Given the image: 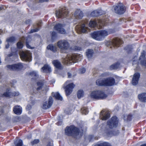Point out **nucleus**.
<instances>
[{
	"label": "nucleus",
	"instance_id": "nucleus-53",
	"mask_svg": "<svg viewBox=\"0 0 146 146\" xmlns=\"http://www.w3.org/2000/svg\"><path fill=\"white\" fill-rule=\"evenodd\" d=\"M31 22V20L30 19H28L25 21V23L26 24H29Z\"/></svg>",
	"mask_w": 146,
	"mask_h": 146
},
{
	"label": "nucleus",
	"instance_id": "nucleus-46",
	"mask_svg": "<svg viewBox=\"0 0 146 146\" xmlns=\"http://www.w3.org/2000/svg\"><path fill=\"white\" fill-rule=\"evenodd\" d=\"M23 143L21 139H19L18 142L17 143L16 146H23Z\"/></svg>",
	"mask_w": 146,
	"mask_h": 146
},
{
	"label": "nucleus",
	"instance_id": "nucleus-50",
	"mask_svg": "<svg viewBox=\"0 0 146 146\" xmlns=\"http://www.w3.org/2000/svg\"><path fill=\"white\" fill-rule=\"evenodd\" d=\"M87 28L86 27L85 25L83 23V33H86L87 31Z\"/></svg>",
	"mask_w": 146,
	"mask_h": 146
},
{
	"label": "nucleus",
	"instance_id": "nucleus-34",
	"mask_svg": "<svg viewBox=\"0 0 146 146\" xmlns=\"http://www.w3.org/2000/svg\"><path fill=\"white\" fill-rule=\"evenodd\" d=\"M119 64L118 63L113 64L110 66V69L111 70H115L118 68Z\"/></svg>",
	"mask_w": 146,
	"mask_h": 146
},
{
	"label": "nucleus",
	"instance_id": "nucleus-33",
	"mask_svg": "<svg viewBox=\"0 0 146 146\" xmlns=\"http://www.w3.org/2000/svg\"><path fill=\"white\" fill-rule=\"evenodd\" d=\"M16 40V38L14 36H11L7 39V41L9 43H13Z\"/></svg>",
	"mask_w": 146,
	"mask_h": 146
},
{
	"label": "nucleus",
	"instance_id": "nucleus-28",
	"mask_svg": "<svg viewBox=\"0 0 146 146\" xmlns=\"http://www.w3.org/2000/svg\"><path fill=\"white\" fill-rule=\"evenodd\" d=\"M96 84L99 86H105L104 78H100L97 80Z\"/></svg>",
	"mask_w": 146,
	"mask_h": 146
},
{
	"label": "nucleus",
	"instance_id": "nucleus-38",
	"mask_svg": "<svg viewBox=\"0 0 146 146\" xmlns=\"http://www.w3.org/2000/svg\"><path fill=\"white\" fill-rule=\"evenodd\" d=\"M93 138V137L92 135L88 136L87 137H86L84 138L85 139V141L87 142V143H88L91 141H92Z\"/></svg>",
	"mask_w": 146,
	"mask_h": 146
},
{
	"label": "nucleus",
	"instance_id": "nucleus-51",
	"mask_svg": "<svg viewBox=\"0 0 146 146\" xmlns=\"http://www.w3.org/2000/svg\"><path fill=\"white\" fill-rule=\"evenodd\" d=\"M42 24V21H39L37 23V25L38 27V28H39L41 27Z\"/></svg>",
	"mask_w": 146,
	"mask_h": 146
},
{
	"label": "nucleus",
	"instance_id": "nucleus-7",
	"mask_svg": "<svg viewBox=\"0 0 146 146\" xmlns=\"http://www.w3.org/2000/svg\"><path fill=\"white\" fill-rule=\"evenodd\" d=\"M69 12L65 8H62L56 11V15L58 18H64L68 16Z\"/></svg>",
	"mask_w": 146,
	"mask_h": 146
},
{
	"label": "nucleus",
	"instance_id": "nucleus-2",
	"mask_svg": "<svg viewBox=\"0 0 146 146\" xmlns=\"http://www.w3.org/2000/svg\"><path fill=\"white\" fill-rule=\"evenodd\" d=\"M108 32L105 30H102L97 32H94L91 34V37L94 39L98 40H102L108 35Z\"/></svg>",
	"mask_w": 146,
	"mask_h": 146
},
{
	"label": "nucleus",
	"instance_id": "nucleus-1",
	"mask_svg": "<svg viewBox=\"0 0 146 146\" xmlns=\"http://www.w3.org/2000/svg\"><path fill=\"white\" fill-rule=\"evenodd\" d=\"M65 133L66 135L68 136H71L74 139H78L80 130L79 128L72 125L66 127Z\"/></svg>",
	"mask_w": 146,
	"mask_h": 146
},
{
	"label": "nucleus",
	"instance_id": "nucleus-45",
	"mask_svg": "<svg viewBox=\"0 0 146 146\" xmlns=\"http://www.w3.org/2000/svg\"><path fill=\"white\" fill-rule=\"evenodd\" d=\"M39 30L40 28H36L35 29H32L30 31L29 33H33L39 31Z\"/></svg>",
	"mask_w": 146,
	"mask_h": 146
},
{
	"label": "nucleus",
	"instance_id": "nucleus-39",
	"mask_svg": "<svg viewBox=\"0 0 146 146\" xmlns=\"http://www.w3.org/2000/svg\"><path fill=\"white\" fill-rule=\"evenodd\" d=\"M29 74L31 76L35 78H38V75L37 73L34 71L30 72L29 73Z\"/></svg>",
	"mask_w": 146,
	"mask_h": 146
},
{
	"label": "nucleus",
	"instance_id": "nucleus-54",
	"mask_svg": "<svg viewBox=\"0 0 146 146\" xmlns=\"http://www.w3.org/2000/svg\"><path fill=\"white\" fill-rule=\"evenodd\" d=\"M31 108V106L30 105H28L26 107V109L28 110H30Z\"/></svg>",
	"mask_w": 146,
	"mask_h": 146
},
{
	"label": "nucleus",
	"instance_id": "nucleus-5",
	"mask_svg": "<svg viewBox=\"0 0 146 146\" xmlns=\"http://www.w3.org/2000/svg\"><path fill=\"white\" fill-rule=\"evenodd\" d=\"M19 55L22 60L30 61L31 60V54L28 52L23 51L19 53Z\"/></svg>",
	"mask_w": 146,
	"mask_h": 146
},
{
	"label": "nucleus",
	"instance_id": "nucleus-44",
	"mask_svg": "<svg viewBox=\"0 0 146 146\" xmlns=\"http://www.w3.org/2000/svg\"><path fill=\"white\" fill-rule=\"evenodd\" d=\"M39 142V139H35L33 141L31 142V144L32 145L38 143Z\"/></svg>",
	"mask_w": 146,
	"mask_h": 146
},
{
	"label": "nucleus",
	"instance_id": "nucleus-35",
	"mask_svg": "<svg viewBox=\"0 0 146 146\" xmlns=\"http://www.w3.org/2000/svg\"><path fill=\"white\" fill-rule=\"evenodd\" d=\"M132 118V116L129 114L125 115L124 116L123 119L125 121H130Z\"/></svg>",
	"mask_w": 146,
	"mask_h": 146
},
{
	"label": "nucleus",
	"instance_id": "nucleus-63",
	"mask_svg": "<svg viewBox=\"0 0 146 146\" xmlns=\"http://www.w3.org/2000/svg\"><path fill=\"white\" fill-rule=\"evenodd\" d=\"M2 42L0 39V44Z\"/></svg>",
	"mask_w": 146,
	"mask_h": 146
},
{
	"label": "nucleus",
	"instance_id": "nucleus-23",
	"mask_svg": "<svg viewBox=\"0 0 146 146\" xmlns=\"http://www.w3.org/2000/svg\"><path fill=\"white\" fill-rule=\"evenodd\" d=\"M41 70L43 72L50 73L51 72V68L47 64H44L41 68Z\"/></svg>",
	"mask_w": 146,
	"mask_h": 146
},
{
	"label": "nucleus",
	"instance_id": "nucleus-47",
	"mask_svg": "<svg viewBox=\"0 0 146 146\" xmlns=\"http://www.w3.org/2000/svg\"><path fill=\"white\" fill-rule=\"evenodd\" d=\"M88 113V111L87 108L86 107H83V114H84L86 115Z\"/></svg>",
	"mask_w": 146,
	"mask_h": 146
},
{
	"label": "nucleus",
	"instance_id": "nucleus-11",
	"mask_svg": "<svg viewBox=\"0 0 146 146\" xmlns=\"http://www.w3.org/2000/svg\"><path fill=\"white\" fill-rule=\"evenodd\" d=\"M75 85L73 83H70L64 87L66 95V96L70 95L72 93Z\"/></svg>",
	"mask_w": 146,
	"mask_h": 146
},
{
	"label": "nucleus",
	"instance_id": "nucleus-64",
	"mask_svg": "<svg viewBox=\"0 0 146 146\" xmlns=\"http://www.w3.org/2000/svg\"><path fill=\"white\" fill-rule=\"evenodd\" d=\"M61 123V122H58V123Z\"/></svg>",
	"mask_w": 146,
	"mask_h": 146
},
{
	"label": "nucleus",
	"instance_id": "nucleus-27",
	"mask_svg": "<svg viewBox=\"0 0 146 146\" xmlns=\"http://www.w3.org/2000/svg\"><path fill=\"white\" fill-rule=\"evenodd\" d=\"M47 48L48 50H50L53 52H56L57 50V48L55 45H53L52 44H49L47 46Z\"/></svg>",
	"mask_w": 146,
	"mask_h": 146
},
{
	"label": "nucleus",
	"instance_id": "nucleus-6",
	"mask_svg": "<svg viewBox=\"0 0 146 146\" xmlns=\"http://www.w3.org/2000/svg\"><path fill=\"white\" fill-rule=\"evenodd\" d=\"M123 41L119 38L114 39L112 40H110L107 42L106 44L107 46L115 47L119 46L120 45L123 43Z\"/></svg>",
	"mask_w": 146,
	"mask_h": 146
},
{
	"label": "nucleus",
	"instance_id": "nucleus-22",
	"mask_svg": "<svg viewBox=\"0 0 146 146\" xmlns=\"http://www.w3.org/2000/svg\"><path fill=\"white\" fill-rule=\"evenodd\" d=\"M14 113L16 115H20L22 112V108L20 106L17 105L14 106L13 108Z\"/></svg>",
	"mask_w": 146,
	"mask_h": 146
},
{
	"label": "nucleus",
	"instance_id": "nucleus-32",
	"mask_svg": "<svg viewBox=\"0 0 146 146\" xmlns=\"http://www.w3.org/2000/svg\"><path fill=\"white\" fill-rule=\"evenodd\" d=\"M76 30L78 34L82 33V24L77 25L76 27Z\"/></svg>",
	"mask_w": 146,
	"mask_h": 146
},
{
	"label": "nucleus",
	"instance_id": "nucleus-43",
	"mask_svg": "<svg viewBox=\"0 0 146 146\" xmlns=\"http://www.w3.org/2000/svg\"><path fill=\"white\" fill-rule=\"evenodd\" d=\"M51 39L53 40L56 37V33L54 31H52L51 33Z\"/></svg>",
	"mask_w": 146,
	"mask_h": 146
},
{
	"label": "nucleus",
	"instance_id": "nucleus-36",
	"mask_svg": "<svg viewBox=\"0 0 146 146\" xmlns=\"http://www.w3.org/2000/svg\"><path fill=\"white\" fill-rule=\"evenodd\" d=\"M15 49L16 50V51L15 52H12L10 53H9V54H8V56L9 57H10L12 56H14L16 57L18 56V54L17 52V50H16V48H15Z\"/></svg>",
	"mask_w": 146,
	"mask_h": 146
},
{
	"label": "nucleus",
	"instance_id": "nucleus-49",
	"mask_svg": "<svg viewBox=\"0 0 146 146\" xmlns=\"http://www.w3.org/2000/svg\"><path fill=\"white\" fill-rule=\"evenodd\" d=\"M21 118L19 117H16L14 118V122H18L21 121Z\"/></svg>",
	"mask_w": 146,
	"mask_h": 146
},
{
	"label": "nucleus",
	"instance_id": "nucleus-8",
	"mask_svg": "<svg viewBox=\"0 0 146 146\" xmlns=\"http://www.w3.org/2000/svg\"><path fill=\"white\" fill-rule=\"evenodd\" d=\"M8 68L11 70L14 71H19L22 69L23 67V64L21 63H18L12 65H9L7 66Z\"/></svg>",
	"mask_w": 146,
	"mask_h": 146
},
{
	"label": "nucleus",
	"instance_id": "nucleus-3",
	"mask_svg": "<svg viewBox=\"0 0 146 146\" xmlns=\"http://www.w3.org/2000/svg\"><path fill=\"white\" fill-rule=\"evenodd\" d=\"M90 96L92 98L96 99H102L106 98L107 95L103 91L96 90L91 92Z\"/></svg>",
	"mask_w": 146,
	"mask_h": 146
},
{
	"label": "nucleus",
	"instance_id": "nucleus-4",
	"mask_svg": "<svg viewBox=\"0 0 146 146\" xmlns=\"http://www.w3.org/2000/svg\"><path fill=\"white\" fill-rule=\"evenodd\" d=\"M57 45L60 49L61 53H66V50L68 49L70 46L68 42L65 40H59L57 43Z\"/></svg>",
	"mask_w": 146,
	"mask_h": 146
},
{
	"label": "nucleus",
	"instance_id": "nucleus-60",
	"mask_svg": "<svg viewBox=\"0 0 146 146\" xmlns=\"http://www.w3.org/2000/svg\"><path fill=\"white\" fill-rule=\"evenodd\" d=\"M86 71V69L84 68H83V73H84Z\"/></svg>",
	"mask_w": 146,
	"mask_h": 146
},
{
	"label": "nucleus",
	"instance_id": "nucleus-61",
	"mask_svg": "<svg viewBox=\"0 0 146 146\" xmlns=\"http://www.w3.org/2000/svg\"><path fill=\"white\" fill-rule=\"evenodd\" d=\"M140 146H146V143L141 145Z\"/></svg>",
	"mask_w": 146,
	"mask_h": 146
},
{
	"label": "nucleus",
	"instance_id": "nucleus-14",
	"mask_svg": "<svg viewBox=\"0 0 146 146\" xmlns=\"http://www.w3.org/2000/svg\"><path fill=\"white\" fill-rule=\"evenodd\" d=\"M54 29L59 33L65 34L66 33L65 30L63 27L62 25L60 23H58L55 25Z\"/></svg>",
	"mask_w": 146,
	"mask_h": 146
},
{
	"label": "nucleus",
	"instance_id": "nucleus-40",
	"mask_svg": "<svg viewBox=\"0 0 146 146\" xmlns=\"http://www.w3.org/2000/svg\"><path fill=\"white\" fill-rule=\"evenodd\" d=\"M94 146H111V145L109 143L106 142H104L99 144L96 145Z\"/></svg>",
	"mask_w": 146,
	"mask_h": 146
},
{
	"label": "nucleus",
	"instance_id": "nucleus-37",
	"mask_svg": "<svg viewBox=\"0 0 146 146\" xmlns=\"http://www.w3.org/2000/svg\"><path fill=\"white\" fill-rule=\"evenodd\" d=\"M23 44L21 41H19L17 42V47L18 49H21L23 48Z\"/></svg>",
	"mask_w": 146,
	"mask_h": 146
},
{
	"label": "nucleus",
	"instance_id": "nucleus-58",
	"mask_svg": "<svg viewBox=\"0 0 146 146\" xmlns=\"http://www.w3.org/2000/svg\"><path fill=\"white\" fill-rule=\"evenodd\" d=\"M9 44L8 43V44H6L5 46V48H6L7 49L9 48Z\"/></svg>",
	"mask_w": 146,
	"mask_h": 146
},
{
	"label": "nucleus",
	"instance_id": "nucleus-41",
	"mask_svg": "<svg viewBox=\"0 0 146 146\" xmlns=\"http://www.w3.org/2000/svg\"><path fill=\"white\" fill-rule=\"evenodd\" d=\"M77 97L79 99L81 98L82 96V90H80L78 91L77 93Z\"/></svg>",
	"mask_w": 146,
	"mask_h": 146
},
{
	"label": "nucleus",
	"instance_id": "nucleus-13",
	"mask_svg": "<svg viewBox=\"0 0 146 146\" xmlns=\"http://www.w3.org/2000/svg\"><path fill=\"white\" fill-rule=\"evenodd\" d=\"M104 79L105 86H110L115 84V79L112 77L105 78Z\"/></svg>",
	"mask_w": 146,
	"mask_h": 146
},
{
	"label": "nucleus",
	"instance_id": "nucleus-19",
	"mask_svg": "<svg viewBox=\"0 0 146 146\" xmlns=\"http://www.w3.org/2000/svg\"><path fill=\"white\" fill-rule=\"evenodd\" d=\"M140 76V74L138 73H136L134 74L131 82L133 85H136L137 84Z\"/></svg>",
	"mask_w": 146,
	"mask_h": 146
},
{
	"label": "nucleus",
	"instance_id": "nucleus-42",
	"mask_svg": "<svg viewBox=\"0 0 146 146\" xmlns=\"http://www.w3.org/2000/svg\"><path fill=\"white\" fill-rule=\"evenodd\" d=\"M72 49L74 51H80L81 50V47L75 46L73 47Z\"/></svg>",
	"mask_w": 146,
	"mask_h": 146
},
{
	"label": "nucleus",
	"instance_id": "nucleus-57",
	"mask_svg": "<svg viewBox=\"0 0 146 146\" xmlns=\"http://www.w3.org/2000/svg\"><path fill=\"white\" fill-rule=\"evenodd\" d=\"M49 0H39V1L41 3H42L44 2H48Z\"/></svg>",
	"mask_w": 146,
	"mask_h": 146
},
{
	"label": "nucleus",
	"instance_id": "nucleus-18",
	"mask_svg": "<svg viewBox=\"0 0 146 146\" xmlns=\"http://www.w3.org/2000/svg\"><path fill=\"white\" fill-rule=\"evenodd\" d=\"M145 51H142L139 57V60L141 62V64L146 67V58L145 57Z\"/></svg>",
	"mask_w": 146,
	"mask_h": 146
},
{
	"label": "nucleus",
	"instance_id": "nucleus-10",
	"mask_svg": "<svg viewBox=\"0 0 146 146\" xmlns=\"http://www.w3.org/2000/svg\"><path fill=\"white\" fill-rule=\"evenodd\" d=\"M118 123V119L116 116L112 117L111 119L108 121L107 125L110 128L116 127Z\"/></svg>",
	"mask_w": 146,
	"mask_h": 146
},
{
	"label": "nucleus",
	"instance_id": "nucleus-12",
	"mask_svg": "<svg viewBox=\"0 0 146 146\" xmlns=\"http://www.w3.org/2000/svg\"><path fill=\"white\" fill-rule=\"evenodd\" d=\"M104 25V22L101 20L97 21L92 20L90 21L89 26L90 27L95 28L97 26L98 27V25H99L100 28H102Z\"/></svg>",
	"mask_w": 146,
	"mask_h": 146
},
{
	"label": "nucleus",
	"instance_id": "nucleus-26",
	"mask_svg": "<svg viewBox=\"0 0 146 146\" xmlns=\"http://www.w3.org/2000/svg\"><path fill=\"white\" fill-rule=\"evenodd\" d=\"M74 16L77 19H81L82 18V11L80 9L77 10L74 13Z\"/></svg>",
	"mask_w": 146,
	"mask_h": 146
},
{
	"label": "nucleus",
	"instance_id": "nucleus-55",
	"mask_svg": "<svg viewBox=\"0 0 146 146\" xmlns=\"http://www.w3.org/2000/svg\"><path fill=\"white\" fill-rule=\"evenodd\" d=\"M68 78H71L72 77V74L70 72H68L67 73Z\"/></svg>",
	"mask_w": 146,
	"mask_h": 146
},
{
	"label": "nucleus",
	"instance_id": "nucleus-59",
	"mask_svg": "<svg viewBox=\"0 0 146 146\" xmlns=\"http://www.w3.org/2000/svg\"><path fill=\"white\" fill-rule=\"evenodd\" d=\"M102 76H103V77H104V76H107L106 75V73H104V74H102Z\"/></svg>",
	"mask_w": 146,
	"mask_h": 146
},
{
	"label": "nucleus",
	"instance_id": "nucleus-56",
	"mask_svg": "<svg viewBox=\"0 0 146 146\" xmlns=\"http://www.w3.org/2000/svg\"><path fill=\"white\" fill-rule=\"evenodd\" d=\"M104 130L105 131V133H106L107 134H109L108 131H110V130L109 129H106L105 130Z\"/></svg>",
	"mask_w": 146,
	"mask_h": 146
},
{
	"label": "nucleus",
	"instance_id": "nucleus-24",
	"mask_svg": "<svg viewBox=\"0 0 146 146\" xmlns=\"http://www.w3.org/2000/svg\"><path fill=\"white\" fill-rule=\"evenodd\" d=\"M102 10H97L94 11L91 13L90 15L92 17H96L104 14Z\"/></svg>",
	"mask_w": 146,
	"mask_h": 146
},
{
	"label": "nucleus",
	"instance_id": "nucleus-62",
	"mask_svg": "<svg viewBox=\"0 0 146 146\" xmlns=\"http://www.w3.org/2000/svg\"><path fill=\"white\" fill-rule=\"evenodd\" d=\"M3 8L2 7H0V10H2Z\"/></svg>",
	"mask_w": 146,
	"mask_h": 146
},
{
	"label": "nucleus",
	"instance_id": "nucleus-48",
	"mask_svg": "<svg viewBox=\"0 0 146 146\" xmlns=\"http://www.w3.org/2000/svg\"><path fill=\"white\" fill-rule=\"evenodd\" d=\"M25 43L26 46L28 48L30 49H33L34 48V47H32L29 44V42L27 41H26Z\"/></svg>",
	"mask_w": 146,
	"mask_h": 146
},
{
	"label": "nucleus",
	"instance_id": "nucleus-25",
	"mask_svg": "<svg viewBox=\"0 0 146 146\" xmlns=\"http://www.w3.org/2000/svg\"><path fill=\"white\" fill-rule=\"evenodd\" d=\"M52 96L56 100L62 101L63 100L62 97L58 92H52L51 93Z\"/></svg>",
	"mask_w": 146,
	"mask_h": 146
},
{
	"label": "nucleus",
	"instance_id": "nucleus-9",
	"mask_svg": "<svg viewBox=\"0 0 146 146\" xmlns=\"http://www.w3.org/2000/svg\"><path fill=\"white\" fill-rule=\"evenodd\" d=\"M114 10L116 13L122 14L125 12V7L123 3H119L115 7Z\"/></svg>",
	"mask_w": 146,
	"mask_h": 146
},
{
	"label": "nucleus",
	"instance_id": "nucleus-17",
	"mask_svg": "<svg viewBox=\"0 0 146 146\" xmlns=\"http://www.w3.org/2000/svg\"><path fill=\"white\" fill-rule=\"evenodd\" d=\"M79 60L78 56L75 54H72L69 57L68 61L70 63H73L78 62Z\"/></svg>",
	"mask_w": 146,
	"mask_h": 146
},
{
	"label": "nucleus",
	"instance_id": "nucleus-30",
	"mask_svg": "<svg viewBox=\"0 0 146 146\" xmlns=\"http://www.w3.org/2000/svg\"><path fill=\"white\" fill-rule=\"evenodd\" d=\"M44 85V82L42 81H38L36 82V85L38 87L36 88L37 91H39L42 89Z\"/></svg>",
	"mask_w": 146,
	"mask_h": 146
},
{
	"label": "nucleus",
	"instance_id": "nucleus-21",
	"mask_svg": "<svg viewBox=\"0 0 146 146\" xmlns=\"http://www.w3.org/2000/svg\"><path fill=\"white\" fill-rule=\"evenodd\" d=\"M52 64L57 69H62L63 68V66L61 62L57 60H53L52 61Z\"/></svg>",
	"mask_w": 146,
	"mask_h": 146
},
{
	"label": "nucleus",
	"instance_id": "nucleus-29",
	"mask_svg": "<svg viewBox=\"0 0 146 146\" xmlns=\"http://www.w3.org/2000/svg\"><path fill=\"white\" fill-rule=\"evenodd\" d=\"M139 100L142 102H146V93H143L138 96Z\"/></svg>",
	"mask_w": 146,
	"mask_h": 146
},
{
	"label": "nucleus",
	"instance_id": "nucleus-31",
	"mask_svg": "<svg viewBox=\"0 0 146 146\" xmlns=\"http://www.w3.org/2000/svg\"><path fill=\"white\" fill-rule=\"evenodd\" d=\"M94 53L93 50L91 49H88L86 51V55L88 58H91Z\"/></svg>",
	"mask_w": 146,
	"mask_h": 146
},
{
	"label": "nucleus",
	"instance_id": "nucleus-16",
	"mask_svg": "<svg viewBox=\"0 0 146 146\" xmlns=\"http://www.w3.org/2000/svg\"><path fill=\"white\" fill-rule=\"evenodd\" d=\"M53 102V100L51 97H49L48 102L47 101L45 102L43 104V108L46 109L49 108L52 106Z\"/></svg>",
	"mask_w": 146,
	"mask_h": 146
},
{
	"label": "nucleus",
	"instance_id": "nucleus-15",
	"mask_svg": "<svg viewBox=\"0 0 146 146\" xmlns=\"http://www.w3.org/2000/svg\"><path fill=\"white\" fill-rule=\"evenodd\" d=\"M10 90V88H7L6 90V91L4 92L3 94V96L5 97H10L11 95L14 96H17L19 95V92H15L11 93Z\"/></svg>",
	"mask_w": 146,
	"mask_h": 146
},
{
	"label": "nucleus",
	"instance_id": "nucleus-20",
	"mask_svg": "<svg viewBox=\"0 0 146 146\" xmlns=\"http://www.w3.org/2000/svg\"><path fill=\"white\" fill-rule=\"evenodd\" d=\"M104 112L103 110L101 111L100 113V117L102 120H105L110 117V114L108 112H106L104 113Z\"/></svg>",
	"mask_w": 146,
	"mask_h": 146
},
{
	"label": "nucleus",
	"instance_id": "nucleus-52",
	"mask_svg": "<svg viewBox=\"0 0 146 146\" xmlns=\"http://www.w3.org/2000/svg\"><path fill=\"white\" fill-rule=\"evenodd\" d=\"M46 146H53V143L50 141L48 142Z\"/></svg>",
	"mask_w": 146,
	"mask_h": 146
}]
</instances>
